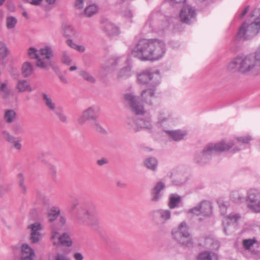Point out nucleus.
Returning <instances> with one entry per match:
<instances>
[{
  "label": "nucleus",
  "mask_w": 260,
  "mask_h": 260,
  "mask_svg": "<svg viewBox=\"0 0 260 260\" xmlns=\"http://www.w3.org/2000/svg\"><path fill=\"white\" fill-rule=\"evenodd\" d=\"M187 213L192 216H199L201 215L200 204L189 209Z\"/></svg>",
  "instance_id": "50"
},
{
  "label": "nucleus",
  "mask_w": 260,
  "mask_h": 260,
  "mask_svg": "<svg viewBox=\"0 0 260 260\" xmlns=\"http://www.w3.org/2000/svg\"><path fill=\"white\" fill-rule=\"evenodd\" d=\"M251 140L252 138L250 136H245L237 138L236 142L222 140L216 143L209 144L204 148L203 151L197 155L196 160L199 163L206 164L215 153L228 151L238 143L247 144Z\"/></svg>",
  "instance_id": "3"
},
{
  "label": "nucleus",
  "mask_w": 260,
  "mask_h": 260,
  "mask_svg": "<svg viewBox=\"0 0 260 260\" xmlns=\"http://www.w3.org/2000/svg\"><path fill=\"white\" fill-rule=\"evenodd\" d=\"M9 50L7 47V45L0 42V56L2 58H6L9 54Z\"/></svg>",
  "instance_id": "46"
},
{
  "label": "nucleus",
  "mask_w": 260,
  "mask_h": 260,
  "mask_svg": "<svg viewBox=\"0 0 260 260\" xmlns=\"http://www.w3.org/2000/svg\"><path fill=\"white\" fill-rule=\"evenodd\" d=\"M144 164L148 169L152 171H155L156 170L157 168L158 161L155 158L150 157L144 160Z\"/></svg>",
  "instance_id": "30"
},
{
  "label": "nucleus",
  "mask_w": 260,
  "mask_h": 260,
  "mask_svg": "<svg viewBox=\"0 0 260 260\" xmlns=\"http://www.w3.org/2000/svg\"><path fill=\"white\" fill-rule=\"evenodd\" d=\"M42 96L43 103L48 109L54 112H55L56 109H58L56 107L55 103L54 102L50 95L43 93Z\"/></svg>",
  "instance_id": "23"
},
{
  "label": "nucleus",
  "mask_w": 260,
  "mask_h": 260,
  "mask_svg": "<svg viewBox=\"0 0 260 260\" xmlns=\"http://www.w3.org/2000/svg\"><path fill=\"white\" fill-rule=\"evenodd\" d=\"M128 128L134 132L145 129L149 130L152 128L151 118L149 116L143 118H129L127 121Z\"/></svg>",
  "instance_id": "9"
},
{
  "label": "nucleus",
  "mask_w": 260,
  "mask_h": 260,
  "mask_svg": "<svg viewBox=\"0 0 260 260\" xmlns=\"http://www.w3.org/2000/svg\"><path fill=\"white\" fill-rule=\"evenodd\" d=\"M166 133L174 141H178L182 140L186 135V132L180 130L167 131Z\"/></svg>",
  "instance_id": "27"
},
{
  "label": "nucleus",
  "mask_w": 260,
  "mask_h": 260,
  "mask_svg": "<svg viewBox=\"0 0 260 260\" xmlns=\"http://www.w3.org/2000/svg\"><path fill=\"white\" fill-rule=\"evenodd\" d=\"M132 75L131 67L129 66L121 69L117 73V78L118 79H126Z\"/></svg>",
  "instance_id": "33"
},
{
  "label": "nucleus",
  "mask_w": 260,
  "mask_h": 260,
  "mask_svg": "<svg viewBox=\"0 0 260 260\" xmlns=\"http://www.w3.org/2000/svg\"><path fill=\"white\" fill-rule=\"evenodd\" d=\"M73 256L75 260H83V256L80 252L75 253Z\"/></svg>",
  "instance_id": "61"
},
{
  "label": "nucleus",
  "mask_w": 260,
  "mask_h": 260,
  "mask_svg": "<svg viewBox=\"0 0 260 260\" xmlns=\"http://www.w3.org/2000/svg\"><path fill=\"white\" fill-rule=\"evenodd\" d=\"M121 15L125 19L132 21V19L134 16V13L132 10L129 8H125L121 11Z\"/></svg>",
  "instance_id": "43"
},
{
  "label": "nucleus",
  "mask_w": 260,
  "mask_h": 260,
  "mask_svg": "<svg viewBox=\"0 0 260 260\" xmlns=\"http://www.w3.org/2000/svg\"><path fill=\"white\" fill-rule=\"evenodd\" d=\"M255 58L247 55H238L228 64V69L232 72H239L242 74H257Z\"/></svg>",
  "instance_id": "4"
},
{
  "label": "nucleus",
  "mask_w": 260,
  "mask_h": 260,
  "mask_svg": "<svg viewBox=\"0 0 260 260\" xmlns=\"http://www.w3.org/2000/svg\"><path fill=\"white\" fill-rule=\"evenodd\" d=\"M165 188V184L164 182L161 181L157 182L152 190L151 201L153 202H157L159 201L161 197L160 191Z\"/></svg>",
  "instance_id": "18"
},
{
  "label": "nucleus",
  "mask_w": 260,
  "mask_h": 260,
  "mask_svg": "<svg viewBox=\"0 0 260 260\" xmlns=\"http://www.w3.org/2000/svg\"><path fill=\"white\" fill-rule=\"evenodd\" d=\"M125 100L129 103L132 111L137 115H143L145 112L143 106L140 105L138 101L139 98L134 95L133 94L128 93L124 95Z\"/></svg>",
  "instance_id": "11"
},
{
  "label": "nucleus",
  "mask_w": 260,
  "mask_h": 260,
  "mask_svg": "<svg viewBox=\"0 0 260 260\" xmlns=\"http://www.w3.org/2000/svg\"><path fill=\"white\" fill-rule=\"evenodd\" d=\"M67 44L71 48L74 49L76 44L74 43L73 41L71 39H68L66 41Z\"/></svg>",
  "instance_id": "63"
},
{
  "label": "nucleus",
  "mask_w": 260,
  "mask_h": 260,
  "mask_svg": "<svg viewBox=\"0 0 260 260\" xmlns=\"http://www.w3.org/2000/svg\"><path fill=\"white\" fill-rule=\"evenodd\" d=\"M151 216L153 221L157 219V215L159 217L160 220L165 223L171 218V211L169 209H159L151 212Z\"/></svg>",
  "instance_id": "15"
},
{
  "label": "nucleus",
  "mask_w": 260,
  "mask_h": 260,
  "mask_svg": "<svg viewBox=\"0 0 260 260\" xmlns=\"http://www.w3.org/2000/svg\"><path fill=\"white\" fill-rule=\"evenodd\" d=\"M196 15V10L190 6L185 5L182 8L180 17L182 22L189 24L193 21Z\"/></svg>",
  "instance_id": "12"
},
{
  "label": "nucleus",
  "mask_w": 260,
  "mask_h": 260,
  "mask_svg": "<svg viewBox=\"0 0 260 260\" xmlns=\"http://www.w3.org/2000/svg\"><path fill=\"white\" fill-rule=\"evenodd\" d=\"M84 0H76L75 6L77 9H82L83 7V2Z\"/></svg>",
  "instance_id": "58"
},
{
  "label": "nucleus",
  "mask_w": 260,
  "mask_h": 260,
  "mask_svg": "<svg viewBox=\"0 0 260 260\" xmlns=\"http://www.w3.org/2000/svg\"><path fill=\"white\" fill-rule=\"evenodd\" d=\"M27 54L30 58L37 59L36 66L42 69H47L48 64L40 57L39 50L35 47H30L27 50Z\"/></svg>",
  "instance_id": "14"
},
{
  "label": "nucleus",
  "mask_w": 260,
  "mask_h": 260,
  "mask_svg": "<svg viewBox=\"0 0 260 260\" xmlns=\"http://www.w3.org/2000/svg\"><path fill=\"white\" fill-rule=\"evenodd\" d=\"M260 199V193L259 192L253 189H250L247 193L246 202L247 203H253Z\"/></svg>",
  "instance_id": "32"
},
{
  "label": "nucleus",
  "mask_w": 260,
  "mask_h": 260,
  "mask_svg": "<svg viewBox=\"0 0 260 260\" xmlns=\"http://www.w3.org/2000/svg\"><path fill=\"white\" fill-rule=\"evenodd\" d=\"M60 214L59 208L57 207H52L48 212V219L50 222L54 221Z\"/></svg>",
  "instance_id": "34"
},
{
  "label": "nucleus",
  "mask_w": 260,
  "mask_h": 260,
  "mask_svg": "<svg viewBox=\"0 0 260 260\" xmlns=\"http://www.w3.org/2000/svg\"><path fill=\"white\" fill-rule=\"evenodd\" d=\"M27 2L31 5L39 6L41 4L43 0H25Z\"/></svg>",
  "instance_id": "60"
},
{
  "label": "nucleus",
  "mask_w": 260,
  "mask_h": 260,
  "mask_svg": "<svg viewBox=\"0 0 260 260\" xmlns=\"http://www.w3.org/2000/svg\"><path fill=\"white\" fill-rule=\"evenodd\" d=\"M60 241V244L66 246H70L73 243L70 237L66 233H64L61 235Z\"/></svg>",
  "instance_id": "42"
},
{
  "label": "nucleus",
  "mask_w": 260,
  "mask_h": 260,
  "mask_svg": "<svg viewBox=\"0 0 260 260\" xmlns=\"http://www.w3.org/2000/svg\"><path fill=\"white\" fill-rule=\"evenodd\" d=\"M34 72V67L32 64L28 61L23 63L21 67V74L22 76L27 78L32 75Z\"/></svg>",
  "instance_id": "28"
},
{
  "label": "nucleus",
  "mask_w": 260,
  "mask_h": 260,
  "mask_svg": "<svg viewBox=\"0 0 260 260\" xmlns=\"http://www.w3.org/2000/svg\"><path fill=\"white\" fill-rule=\"evenodd\" d=\"M118 58H112L110 59L108 62L105 64V68H109V71H113L114 67L118 64Z\"/></svg>",
  "instance_id": "47"
},
{
  "label": "nucleus",
  "mask_w": 260,
  "mask_h": 260,
  "mask_svg": "<svg viewBox=\"0 0 260 260\" xmlns=\"http://www.w3.org/2000/svg\"><path fill=\"white\" fill-rule=\"evenodd\" d=\"M160 75L158 71H152L147 69L138 72L136 75V81L139 85H150L155 87L160 81Z\"/></svg>",
  "instance_id": "7"
},
{
  "label": "nucleus",
  "mask_w": 260,
  "mask_h": 260,
  "mask_svg": "<svg viewBox=\"0 0 260 260\" xmlns=\"http://www.w3.org/2000/svg\"><path fill=\"white\" fill-rule=\"evenodd\" d=\"M15 89L19 92H30L33 90L29 83L24 79H19L17 81Z\"/></svg>",
  "instance_id": "20"
},
{
  "label": "nucleus",
  "mask_w": 260,
  "mask_h": 260,
  "mask_svg": "<svg viewBox=\"0 0 260 260\" xmlns=\"http://www.w3.org/2000/svg\"><path fill=\"white\" fill-rule=\"evenodd\" d=\"M247 208L254 213H260V199L253 203H247Z\"/></svg>",
  "instance_id": "40"
},
{
  "label": "nucleus",
  "mask_w": 260,
  "mask_h": 260,
  "mask_svg": "<svg viewBox=\"0 0 260 260\" xmlns=\"http://www.w3.org/2000/svg\"><path fill=\"white\" fill-rule=\"evenodd\" d=\"M35 256L34 250L26 244L21 246V260H33Z\"/></svg>",
  "instance_id": "19"
},
{
  "label": "nucleus",
  "mask_w": 260,
  "mask_h": 260,
  "mask_svg": "<svg viewBox=\"0 0 260 260\" xmlns=\"http://www.w3.org/2000/svg\"><path fill=\"white\" fill-rule=\"evenodd\" d=\"M91 125L92 128L98 132L103 133L105 132L104 129L102 128L100 123L97 121V119L94 120L92 121Z\"/></svg>",
  "instance_id": "52"
},
{
  "label": "nucleus",
  "mask_w": 260,
  "mask_h": 260,
  "mask_svg": "<svg viewBox=\"0 0 260 260\" xmlns=\"http://www.w3.org/2000/svg\"><path fill=\"white\" fill-rule=\"evenodd\" d=\"M55 114L58 116L59 120L63 122H66L67 120V116L63 114L62 112V110L60 109H56L55 112H54Z\"/></svg>",
  "instance_id": "53"
},
{
  "label": "nucleus",
  "mask_w": 260,
  "mask_h": 260,
  "mask_svg": "<svg viewBox=\"0 0 260 260\" xmlns=\"http://www.w3.org/2000/svg\"><path fill=\"white\" fill-rule=\"evenodd\" d=\"M61 31L62 35L67 37H77L78 34L74 27L69 24L63 23L61 25Z\"/></svg>",
  "instance_id": "21"
},
{
  "label": "nucleus",
  "mask_w": 260,
  "mask_h": 260,
  "mask_svg": "<svg viewBox=\"0 0 260 260\" xmlns=\"http://www.w3.org/2000/svg\"><path fill=\"white\" fill-rule=\"evenodd\" d=\"M201 215L205 216H209L212 214V206L208 201H203L200 204Z\"/></svg>",
  "instance_id": "26"
},
{
  "label": "nucleus",
  "mask_w": 260,
  "mask_h": 260,
  "mask_svg": "<svg viewBox=\"0 0 260 260\" xmlns=\"http://www.w3.org/2000/svg\"><path fill=\"white\" fill-rule=\"evenodd\" d=\"M11 94V90L9 87L8 81L0 82V96L4 99H7Z\"/></svg>",
  "instance_id": "25"
},
{
  "label": "nucleus",
  "mask_w": 260,
  "mask_h": 260,
  "mask_svg": "<svg viewBox=\"0 0 260 260\" xmlns=\"http://www.w3.org/2000/svg\"><path fill=\"white\" fill-rule=\"evenodd\" d=\"M96 207L91 206L89 209L80 207L76 215L77 222L80 224L92 225L99 223V220L95 215Z\"/></svg>",
  "instance_id": "8"
},
{
  "label": "nucleus",
  "mask_w": 260,
  "mask_h": 260,
  "mask_svg": "<svg viewBox=\"0 0 260 260\" xmlns=\"http://www.w3.org/2000/svg\"><path fill=\"white\" fill-rule=\"evenodd\" d=\"M40 55L43 57L42 59L49 61L54 55L52 48L49 46H45L39 50Z\"/></svg>",
  "instance_id": "22"
},
{
  "label": "nucleus",
  "mask_w": 260,
  "mask_h": 260,
  "mask_svg": "<svg viewBox=\"0 0 260 260\" xmlns=\"http://www.w3.org/2000/svg\"><path fill=\"white\" fill-rule=\"evenodd\" d=\"M217 256L212 252L203 251L201 252L197 257V260H217Z\"/></svg>",
  "instance_id": "35"
},
{
  "label": "nucleus",
  "mask_w": 260,
  "mask_h": 260,
  "mask_svg": "<svg viewBox=\"0 0 260 260\" xmlns=\"http://www.w3.org/2000/svg\"><path fill=\"white\" fill-rule=\"evenodd\" d=\"M19 179V186L21 188V190L23 193H25L26 192V187L24 185V178L21 174H19L18 176Z\"/></svg>",
  "instance_id": "51"
},
{
  "label": "nucleus",
  "mask_w": 260,
  "mask_h": 260,
  "mask_svg": "<svg viewBox=\"0 0 260 260\" xmlns=\"http://www.w3.org/2000/svg\"><path fill=\"white\" fill-rule=\"evenodd\" d=\"M231 199L236 203H240L244 200V198L237 191H233L231 194Z\"/></svg>",
  "instance_id": "48"
},
{
  "label": "nucleus",
  "mask_w": 260,
  "mask_h": 260,
  "mask_svg": "<svg viewBox=\"0 0 260 260\" xmlns=\"http://www.w3.org/2000/svg\"><path fill=\"white\" fill-rule=\"evenodd\" d=\"M103 30L109 37L118 35L120 33L119 28L108 20L103 21Z\"/></svg>",
  "instance_id": "16"
},
{
  "label": "nucleus",
  "mask_w": 260,
  "mask_h": 260,
  "mask_svg": "<svg viewBox=\"0 0 260 260\" xmlns=\"http://www.w3.org/2000/svg\"><path fill=\"white\" fill-rule=\"evenodd\" d=\"M181 200V197L179 195L176 193H172L169 196L168 206L171 209L176 208L179 207Z\"/></svg>",
  "instance_id": "24"
},
{
  "label": "nucleus",
  "mask_w": 260,
  "mask_h": 260,
  "mask_svg": "<svg viewBox=\"0 0 260 260\" xmlns=\"http://www.w3.org/2000/svg\"><path fill=\"white\" fill-rule=\"evenodd\" d=\"M189 228L186 222L182 221L172 230L173 239L178 243L187 247L193 244L192 238L189 231Z\"/></svg>",
  "instance_id": "6"
},
{
  "label": "nucleus",
  "mask_w": 260,
  "mask_h": 260,
  "mask_svg": "<svg viewBox=\"0 0 260 260\" xmlns=\"http://www.w3.org/2000/svg\"><path fill=\"white\" fill-rule=\"evenodd\" d=\"M61 236L59 233L55 231H53L51 235V240L54 245L58 246L60 245V238Z\"/></svg>",
  "instance_id": "41"
},
{
  "label": "nucleus",
  "mask_w": 260,
  "mask_h": 260,
  "mask_svg": "<svg viewBox=\"0 0 260 260\" xmlns=\"http://www.w3.org/2000/svg\"><path fill=\"white\" fill-rule=\"evenodd\" d=\"M257 242L256 239L254 238L253 239H245L243 241V246L245 249H250Z\"/></svg>",
  "instance_id": "45"
},
{
  "label": "nucleus",
  "mask_w": 260,
  "mask_h": 260,
  "mask_svg": "<svg viewBox=\"0 0 260 260\" xmlns=\"http://www.w3.org/2000/svg\"><path fill=\"white\" fill-rule=\"evenodd\" d=\"M100 108L96 106H92L84 110L82 115L78 118V122L83 124L86 120L93 121L99 117Z\"/></svg>",
  "instance_id": "10"
},
{
  "label": "nucleus",
  "mask_w": 260,
  "mask_h": 260,
  "mask_svg": "<svg viewBox=\"0 0 260 260\" xmlns=\"http://www.w3.org/2000/svg\"><path fill=\"white\" fill-rule=\"evenodd\" d=\"M260 13V10L255 9L251 14V20L250 22L245 21L243 23L239 29L237 34V38L240 40H249L260 32V15L255 18L254 13Z\"/></svg>",
  "instance_id": "5"
},
{
  "label": "nucleus",
  "mask_w": 260,
  "mask_h": 260,
  "mask_svg": "<svg viewBox=\"0 0 260 260\" xmlns=\"http://www.w3.org/2000/svg\"><path fill=\"white\" fill-rule=\"evenodd\" d=\"M15 134H20L23 132V128L20 124H16L13 128Z\"/></svg>",
  "instance_id": "56"
},
{
  "label": "nucleus",
  "mask_w": 260,
  "mask_h": 260,
  "mask_svg": "<svg viewBox=\"0 0 260 260\" xmlns=\"http://www.w3.org/2000/svg\"><path fill=\"white\" fill-rule=\"evenodd\" d=\"M59 78L60 80L64 84H67L68 83V80L66 76L62 75H60L59 76Z\"/></svg>",
  "instance_id": "64"
},
{
  "label": "nucleus",
  "mask_w": 260,
  "mask_h": 260,
  "mask_svg": "<svg viewBox=\"0 0 260 260\" xmlns=\"http://www.w3.org/2000/svg\"><path fill=\"white\" fill-rule=\"evenodd\" d=\"M42 229V225L39 222H35L27 226V229L30 233L29 239L31 243H36L40 241L41 238L40 232Z\"/></svg>",
  "instance_id": "13"
},
{
  "label": "nucleus",
  "mask_w": 260,
  "mask_h": 260,
  "mask_svg": "<svg viewBox=\"0 0 260 260\" xmlns=\"http://www.w3.org/2000/svg\"><path fill=\"white\" fill-rule=\"evenodd\" d=\"M16 119V112L12 109H6L4 111V120L7 123H11Z\"/></svg>",
  "instance_id": "31"
},
{
  "label": "nucleus",
  "mask_w": 260,
  "mask_h": 260,
  "mask_svg": "<svg viewBox=\"0 0 260 260\" xmlns=\"http://www.w3.org/2000/svg\"><path fill=\"white\" fill-rule=\"evenodd\" d=\"M74 49L80 52H84L85 51V47L83 45H78L76 44Z\"/></svg>",
  "instance_id": "62"
},
{
  "label": "nucleus",
  "mask_w": 260,
  "mask_h": 260,
  "mask_svg": "<svg viewBox=\"0 0 260 260\" xmlns=\"http://www.w3.org/2000/svg\"><path fill=\"white\" fill-rule=\"evenodd\" d=\"M153 27H154L153 29L155 31L164 30L169 27V23L166 21L156 22L154 24Z\"/></svg>",
  "instance_id": "44"
},
{
  "label": "nucleus",
  "mask_w": 260,
  "mask_h": 260,
  "mask_svg": "<svg viewBox=\"0 0 260 260\" xmlns=\"http://www.w3.org/2000/svg\"><path fill=\"white\" fill-rule=\"evenodd\" d=\"M60 60L61 62L67 66H70L72 63V59L69 54L66 51H62L61 52Z\"/></svg>",
  "instance_id": "39"
},
{
  "label": "nucleus",
  "mask_w": 260,
  "mask_h": 260,
  "mask_svg": "<svg viewBox=\"0 0 260 260\" xmlns=\"http://www.w3.org/2000/svg\"><path fill=\"white\" fill-rule=\"evenodd\" d=\"M240 218L237 214H230L228 216L226 217L223 221V225L224 226V232L226 233V225H229L235 223Z\"/></svg>",
  "instance_id": "29"
},
{
  "label": "nucleus",
  "mask_w": 260,
  "mask_h": 260,
  "mask_svg": "<svg viewBox=\"0 0 260 260\" xmlns=\"http://www.w3.org/2000/svg\"><path fill=\"white\" fill-rule=\"evenodd\" d=\"M165 43L158 39L140 40L132 51V55L141 61L156 60L165 53Z\"/></svg>",
  "instance_id": "1"
},
{
  "label": "nucleus",
  "mask_w": 260,
  "mask_h": 260,
  "mask_svg": "<svg viewBox=\"0 0 260 260\" xmlns=\"http://www.w3.org/2000/svg\"><path fill=\"white\" fill-rule=\"evenodd\" d=\"M98 12V7L95 4L87 6L84 10V14L87 17H91Z\"/></svg>",
  "instance_id": "38"
},
{
  "label": "nucleus",
  "mask_w": 260,
  "mask_h": 260,
  "mask_svg": "<svg viewBox=\"0 0 260 260\" xmlns=\"http://www.w3.org/2000/svg\"><path fill=\"white\" fill-rule=\"evenodd\" d=\"M255 58L260 67V45L255 52Z\"/></svg>",
  "instance_id": "57"
},
{
  "label": "nucleus",
  "mask_w": 260,
  "mask_h": 260,
  "mask_svg": "<svg viewBox=\"0 0 260 260\" xmlns=\"http://www.w3.org/2000/svg\"><path fill=\"white\" fill-rule=\"evenodd\" d=\"M251 140L252 138L250 136H245L237 138L236 142L222 140L216 143L209 144L204 148L203 151L197 155L196 160L199 163L206 164L215 153L228 151L238 143L247 144Z\"/></svg>",
  "instance_id": "2"
},
{
  "label": "nucleus",
  "mask_w": 260,
  "mask_h": 260,
  "mask_svg": "<svg viewBox=\"0 0 260 260\" xmlns=\"http://www.w3.org/2000/svg\"><path fill=\"white\" fill-rule=\"evenodd\" d=\"M155 88H148L143 90L140 95V100L146 105L151 106L155 98Z\"/></svg>",
  "instance_id": "17"
},
{
  "label": "nucleus",
  "mask_w": 260,
  "mask_h": 260,
  "mask_svg": "<svg viewBox=\"0 0 260 260\" xmlns=\"http://www.w3.org/2000/svg\"><path fill=\"white\" fill-rule=\"evenodd\" d=\"M171 118V115L168 111H160L158 115V122L162 124L168 121Z\"/></svg>",
  "instance_id": "36"
},
{
  "label": "nucleus",
  "mask_w": 260,
  "mask_h": 260,
  "mask_svg": "<svg viewBox=\"0 0 260 260\" xmlns=\"http://www.w3.org/2000/svg\"><path fill=\"white\" fill-rule=\"evenodd\" d=\"M10 143H12L14 148L17 150H20L21 148V144L20 143V140H16L15 138H13L12 141Z\"/></svg>",
  "instance_id": "55"
},
{
  "label": "nucleus",
  "mask_w": 260,
  "mask_h": 260,
  "mask_svg": "<svg viewBox=\"0 0 260 260\" xmlns=\"http://www.w3.org/2000/svg\"><path fill=\"white\" fill-rule=\"evenodd\" d=\"M79 75L85 81L90 83L95 82V78L88 72L85 70H81L79 72Z\"/></svg>",
  "instance_id": "37"
},
{
  "label": "nucleus",
  "mask_w": 260,
  "mask_h": 260,
  "mask_svg": "<svg viewBox=\"0 0 260 260\" xmlns=\"http://www.w3.org/2000/svg\"><path fill=\"white\" fill-rule=\"evenodd\" d=\"M55 260H70L66 255L62 254H58L55 257Z\"/></svg>",
  "instance_id": "59"
},
{
  "label": "nucleus",
  "mask_w": 260,
  "mask_h": 260,
  "mask_svg": "<svg viewBox=\"0 0 260 260\" xmlns=\"http://www.w3.org/2000/svg\"><path fill=\"white\" fill-rule=\"evenodd\" d=\"M2 135L3 137L5 139H6L7 141H8V142H9V143L11 141H12L13 140V138H14V137L12 136L10 134V133L6 130L3 131L2 132Z\"/></svg>",
  "instance_id": "54"
},
{
  "label": "nucleus",
  "mask_w": 260,
  "mask_h": 260,
  "mask_svg": "<svg viewBox=\"0 0 260 260\" xmlns=\"http://www.w3.org/2000/svg\"><path fill=\"white\" fill-rule=\"evenodd\" d=\"M17 22V19L12 16L8 17L7 18V27L8 29L14 28Z\"/></svg>",
  "instance_id": "49"
}]
</instances>
